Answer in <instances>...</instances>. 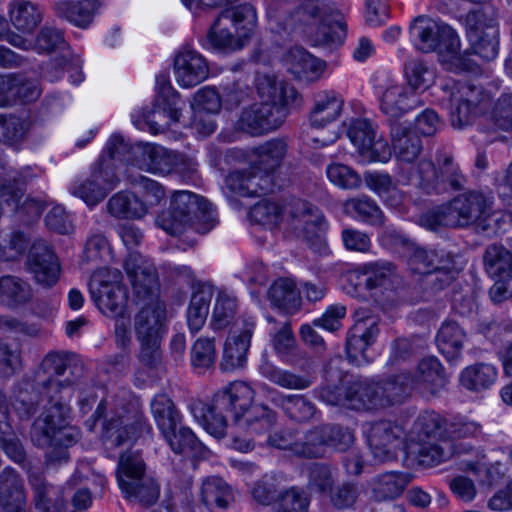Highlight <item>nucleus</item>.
I'll use <instances>...</instances> for the list:
<instances>
[{
    "instance_id": "1",
    "label": "nucleus",
    "mask_w": 512,
    "mask_h": 512,
    "mask_svg": "<svg viewBox=\"0 0 512 512\" xmlns=\"http://www.w3.org/2000/svg\"><path fill=\"white\" fill-rule=\"evenodd\" d=\"M82 376L83 365L75 355L53 351L44 356L32 379L19 384L13 406L20 417L29 418L40 405L44 408L31 430L37 446L53 444L68 448L78 441L80 432L68 424L70 408L62 393L78 384Z\"/></svg>"
},
{
    "instance_id": "2",
    "label": "nucleus",
    "mask_w": 512,
    "mask_h": 512,
    "mask_svg": "<svg viewBox=\"0 0 512 512\" xmlns=\"http://www.w3.org/2000/svg\"><path fill=\"white\" fill-rule=\"evenodd\" d=\"M255 391L243 381H234L215 393L212 403L192 400L189 410L194 419L212 436L222 438L226 435L227 416H232L234 423L240 420L252 409Z\"/></svg>"
},
{
    "instance_id": "3",
    "label": "nucleus",
    "mask_w": 512,
    "mask_h": 512,
    "mask_svg": "<svg viewBox=\"0 0 512 512\" xmlns=\"http://www.w3.org/2000/svg\"><path fill=\"white\" fill-rule=\"evenodd\" d=\"M435 159L436 164L423 159L412 167L406 177V184H413L427 194L464 189L468 180L453 155L439 149Z\"/></svg>"
},
{
    "instance_id": "4",
    "label": "nucleus",
    "mask_w": 512,
    "mask_h": 512,
    "mask_svg": "<svg viewBox=\"0 0 512 512\" xmlns=\"http://www.w3.org/2000/svg\"><path fill=\"white\" fill-rule=\"evenodd\" d=\"M116 479L124 498L131 503L148 508L159 499L160 487L147 474L146 463L138 451H126L119 457Z\"/></svg>"
},
{
    "instance_id": "5",
    "label": "nucleus",
    "mask_w": 512,
    "mask_h": 512,
    "mask_svg": "<svg viewBox=\"0 0 512 512\" xmlns=\"http://www.w3.org/2000/svg\"><path fill=\"white\" fill-rule=\"evenodd\" d=\"M256 12L250 4H242L223 10L210 27L206 41L218 50H238L243 47L242 38L248 37L256 25Z\"/></svg>"
},
{
    "instance_id": "6",
    "label": "nucleus",
    "mask_w": 512,
    "mask_h": 512,
    "mask_svg": "<svg viewBox=\"0 0 512 512\" xmlns=\"http://www.w3.org/2000/svg\"><path fill=\"white\" fill-rule=\"evenodd\" d=\"M92 299L108 317L124 316L127 312L128 290L117 269L104 270L94 275L89 283Z\"/></svg>"
},
{
    "instance_id": "7",
    "label": "nucleus",
    "mask_w": 512,
    "mask_h": 512,
    "mask_svg": "<svg viewBox=\"0 0 512 512\" xmlns=\"http://www.w3.org/2000/svg\"><path fill=\"white\" fill-rule=\"evenodd\" d=\"M467 37L474 55L491 61L498 54L499 30L496 13L486 7L469 12L466 16Z\"/></svg>"
},
{
    "instance_id": "8",
    "label": "nucleus",
    "mask_w": 512,
    "mask_h": 512,
    "mask_svg": "<svg viewBox=\"0 0 512 512\" xmlns=\"http://www.w3.org/2000/svg\"><path fill=\"white\" fill-rule=\"evenodd\" d=\"M152 428L143 413L135 407L116 410L103 425V441L107 447H119L131 443Z\"/></svg>"
},
{
    "instance_id": "9",
    "label": "nucleus",
    "mask_w": 512,
    "mask_h": 512,
    "mask_svg": "<svg viewBox=\"0 0 512 512\" xmlns=\"http://www.w3.org/2000/svg\"><path fill=\"white\" fill-rule=\"evenodd\" d=\"M448 92L452 126L462 129L471 125L482 112V106L487 100L484 89L468 82H458Z\"/></svg>"
},
{
    "instance_id": "10",
    "label": "nucleus",
    "mask_w": 512,
    "mask_h": 512,
    "mask_svg": "<svg viewBox=\"0 0 512 512\" xmlns=\"http://www.w3.org/2000/svg\"><path fill=\"white\" fill-rule=\"evenodd\" d=\"M124 269L133 290V299L137 305L162 302L159 298L160 284L155 266L140 254H130Z\"/></svg>"
},
{
    "instance_id": "11",
    "label": "nucleus",
    "mask_w": 512,
    "mask_h": 512,
    "mask_svg": "<svg viewBox=\"0 0 512 512\" xmlns=\"http://www.w3.org/2000/svg\"><path fill=\"white\" fill-rule=\"evenodd\" d=\"M284 216L288 227L297 237L310 240L327 228L322 212L313 204L292 199L284 208Z\"/></svg>"
},
{
    "instance_id": "12",
    "label": "nucleus",
    "mask_w": 512,
    "mask_h": 512,
    "mask_svg": "<svg viewBox=\"0 0 512 512\" xmlns=\"http://www.w3.org/2000/svg\"><path fill=\"white\" fill-rule=\"evenodd\" d=\"M456 228L468 227L491 218L492 200L484 193L470 190L448 201Z\"/></svg>"
},
{
    "instance_id": "13",
    "label": "nucleus",
    "mask_w": 512,
    "mask_h": 512,
    "mask_svg": "<svg viewBox=\"0 0 512 512\" xmlns=\"http://www.w3.org/2000/svg\"><path fill=\"white\" fill-rule=\"evenodd\" d=\"M128 143L120 135H112L98 162L91 171V175L108 193L116 188L120 182L117 174L118 163H128Z\"/></svg>"
},
{
    "instance_id": "14",
    "label": "nucleus",
    "mask_w": 512,
    "mask_h": 512,
    "mask_svg": "<svg viewBox=\"0 0 512 512\" xmlns=\"http://www.w3.org/2000/svg\"><path fill=\"white\" fill-rule=\"evenodd\" d=\"M66 42L61 30L52 26H43L38 32L34 41V48L39 53H52L56 50L62 51L60 58L51 59L45 67V74L50 81L59 79L62 72L74 66L72 55L69 49H65Z\"/></svg>"
},
{
    "instance_id": "15",
    "label": "nucleus",
    "mask_w": 512,
    "mask_h": 512,
    "mask_svg": "<svg viewBox=\"0 0 512 512\" xmlns=\"http://www.w3.org/2000/svg\"><path fill=\"white\" fill-rule=\"evenodd\" d=\"M128 164L153 173H169L177 163V155L166 148L150 144H128Z\"/></svg>"
},
{
    "instance_id": "16",
    "label": "nucleus",
    "mask_w": 512,
    "mask_h": 512,
    "mask_svg": "<svg viewBox=\"0 0 512 512\" xmlns=\"http://www.w3.org/2000/svg\"><path fill=\"white\" fill-rule=\"evenodd\" d=\"M169 208L184 220H188L190 225L194 223V220L204 222V229L197 228L200 233L208 232L215 225L212 205L193 192L186 190L174 192Z\"/></svg>"
},
{
    "instance_id": "17",
    "label": "nucleus",
    "mask_w": 512,
    "mask_h": 512,
    "mask_svg": "<svg viewBox=\"0 0 512 512\" xmlns=\"http://www.w3.org/2000/svg\"><path fill=\"white\" fill-rule=\"evenodd\" d=\"M286 117L287 111L281 108L273 110L267 104L254 103L242 111L238 127L253 136L263 135L278 129Z\"/></svg>"
},
{
    "instance_id": "18",
    "label": "nucleus",
    "mask_w": 512,
    "mask_h": 512,
    "mask_svg": "<svg viewBox=\"0 0 512 512\" xmlns=\"http://www.w3.org/2000/svg\"><path fill=\"white\" fill-rule=\"evenodd\" d=\"M402 436V428L392 421L379 420L370 423L367 439L374 458L380 462L394 458Z\"/></svg>"
},
{
    "instance_id": "19",
    "label": "nucleus",
    "mask_w": 512,
    "mask_h": 512,
    "mask_svg": "<svg viewBox=\"0 0 512 512\" xmlns=\"http://www.w3.org/2000/svg\"><path fill=\"white\" fill-rule=\"evenodd\" d=\"M174 74L181 87L192 88L208 78L209 65L198 51L184 46L174 58Z\"/></svg>"
},
{
    "instance_id": "20",
    "label": "nucleus",
    "mask_w": 512,
    "mask_h": 512,
    "mask_svg": "<svg viewBox=\"0 0 512 512\" xmlns=\"http://www.w3.org/2000/svg\"><path fill=\"white\" fill-rule=\"evenodd\" d=\"M378 333V323L374 318L359 319L355 322L346 340V353L352 364L361 366L370 362L367 349L376 341Z\"/></svg>"
},
{
    "instance_id": "21",
    "label": "nucleus",
    "mask_w": 512,
    "mask_h": 512,
    "mask_svg": "<svg viewBox=\"0 0 512 512\" xmlns=\"http://www.w3.org/2000/svg\"><path fill=\"white\" fill-rule=\"evenodd\" d=\"M241 321L242 329L239 334L229 336L224 343L220 362V369L224 372L243 368L246 363V356L256 323L252 317L248 316H243Z\"/></svg>"
},
{
    "instance_id": "22",
    "label": "nucleus",
    "mask_w": 512,
    "mask_h": 512,
    "mask_svg": "<svg viewBox=\"0 0 512 512\" xmlns=\"http://www.w3.org/2000/svg\"><path fill=\"white\" fill-rule=\"evenodd\" d=\"M28 266L38 283L50 287L57 282L60 266L54 251L45 240L39 239L32 244Z\"/></svg>"
},
{
    "instance_id": "23",
    "label": "nucleus",
    "mask_w": 512,
    "mask_h": 512,
    "mask_svg": "<svg viewBox=\"0 0 512 512\" xmlns=\"http://www.w3.org/2000/svg\"><path fill=\"white\" fill-rule=\"evenodd\" d=\"M255 82L258 96L261 99L260 103L273 107V110L281 108L288 112V105L298 97L293 86L279 80L273 74L258 73Z\"/></svg>"
},
{
    "instance_id": "24",
    "label": "nucleus",
    "mask_w": 512,
    "mask_h": 512,
    "mask_svg": "<svg viewBox=\"0 0 512 512\" xmlns=\"http://www.w3.org/2000/svg\"><path fill=\"white\" fill-rule=\"evenodd\" d=\"M438 52L440 62L447 70L453 72L472 71L475 62L469 57L470 53H460V40L456 31L447 24H443Z\"/></svg>"
},
{
    "instance_id": "25",
    "label": "nucleus",
    "mask_w": 512,
    "mask_h": 512,
    "mask_svg": "<svg viewBox=\"0 0 512 512\" xmlns=\"http://www.w3.org/2000/svg\"><path fill=\"white\" fill-rule=\"evenodd\" d=\"M270 337L273 350L282 362L298 367L306 364L307 353L297 344L290 322L280 323L270 332Z\"/></svg>"
},
{
    "instance_id": "26",
    "label": "nucleus",
    "mask_w": 512,
    "mask_h": 512,
    "mask_svg": "<svg viewBox=\"0 0 512 512\" xmlns=\"http://www.w3.org/2000/svg\"><path fill=\"white\" fill-rule=\"evenodd\" d=\"M139 312L134 316V330L138 341L162 339L166 308L163 302H152L140 305Z\"/></svg>"
},
{
    "instance_id": "27",
    "label": "nucleus",
    "mask_w": 512,
    "mask_h": 512,
    "mask_svg": "<svg viewBox=\"0 0 512 512\" xmlns=\"http://www.w3.org/2000/svg\"><path fill=\"white\" fill-rule=\"evenodd\" d=\"M27 495L24 480L12 467L0 472V506L4 512H25Z\"/></svg>"
},
{
    "instance_id": "28",
    "label": "nucleus",
    "mask_w": 512,
    "mask_h": 512,
    "mask_svg": "<svg viewBox=\"0 0 512 512\" xmlns=\"http://www.w3.org/2000/svg\"><path fill=\"white\" fill-rule=\"evenodd\" d=\"M417 92L404 85H393L384 90L381 100V111L391 120H397L409 110L421 105Z\"/></svg>"
},
{
    "instance_id": "29",
    "label": "nucleus",
    "mask_w": 512,
    "mask_h": 512,
    "mask_svg": "<svg viewBox=\"0 0 512 512\" xmlns=\"http://www.w3.org/2000/svg\"><path fill=\"white\" fill-rule=\"evenodd\" d=\"M343 97L336 91H321L315 95L313 107L309 113L311 127L320 129L336 121L342 113Z\"/></svg>"
},
{
    "instance_id": "30",
    "label": "nucleus",
    "mask_w": 512,
    "mask_h": 512,
    "mask_svg": "<svg viewBox=\"0 0 512 512\" xmlns=\"http://www.w3.org/2000/svg\"><path fill=\"white\" fill-rule=\"evenodd\" d=\"M171 104V101L162 102L155 99L153 107L143 112V120L137 124L139 128L144 129L146 126L151 133L157 134L164 132L171 123L179 122L184 103Z\"/></svg>"
},
{
    "instance_id": "31",
    "label": "nucleus",
    "mask_w": 512,
    "mask_h": 512,
    "mask_svg": "<svg viewBox=\"0 0 512 512\" xmlns=\"http://www.w3.org/2000/svg\"><path fill=\"white\" fill-rule=\"evenodd\" d=\"M379 408L402 403L413 388V379L409 373H401L375 382Z\"/></svg>"
},
{
    "instance_id": "32",
    "label": "nucleus",
    "mask_w": 512,
    "mask_h": 512,
    "mask_svg": "<svg viewBox=\"0 0 512 512\" xmlns=\"http://www.w3.org/2000/svg\"><path fill=\"white\" fill-rule=\"evenodd\" d=\"M462 269L454 254L445 249H434L429 283L434 290H442L458 277Z\"/></svg>"
},
{
    "instance_id": "33",
    "label": "nucleus",
    "mask_w": 512,
    "mask_h": 512,
    "mask_svg": "<svg viewBox=\"0 0 512 512\" xmlns=\"http://www.w3.org/2000/svg\"><path fill=\"white\" fill-rule=\"evenodd\" d=\"M300 15L308 16L315 22H318L316 30V40L323 44H332L340 42V32H344V26L339 21L323 11L317 4L310 2L301 7L298 11Z\"/></svg>"
},
{
    "instance_id": "34",
    "label": "nucleus",
    "mask_w": 512,
    "mask_h": 512,
    "mask_svg": "<svg viewBox=\"0 0 512 512\" xmlns=\"http://www.w3.org/2000/svg\"><path fill=\"white\" fill-rule=\"evenodd\" d=\"M406 450L408 455L417 459L425 466L438 464L451 456V445L447 441L439 443L437 439H425L418 435V439H411Z\"/></svg>"
},
{
    "instance_id": "35",
    "label": "nucleus",
    "mask_w": 512,
    "mask_h": 512,
    "mask_svg": "<svg viewBox=\"0 0 512 512\" xmlns=\"http://www.w3.org/2000/svg\"><path fill=\"white\" fill-rule=\"evenodd\" d=\"M8 14L11 24L22 33H32L44 17L42 7L29 0H12Z\"/></svg>"
},
{
    "instance_id": "36",
    "label": "nucleus",
    "mask_w": 512,
    "mask_h": 512,
    "mask_svg": "<svg viewBox=\"0 0 512 512\" xmlns=\"http://www.w3.org/2000/svg\"><path fill=\"white\" fill-rule=\"evenodd\" d=\"M349 383L350 378L341 373L327 371L326 383L314 390L316 397L331 406H340L349 409Z\"/></svg>"
},
{
    "instance_id": "37",
    "label": "nucleus",
    "mask_w": 512,
    "mask_h": 512,
    "mask_svg": "<svg viewBox=\"0 0 512 512\" xmlns=\"http://www.w3.org/2000/svg\"><path fill=\"white\" fill-rule=\"evenodd\" d=\"M413 379V387H419L431 394L444 388L447 377L444 369L436 357L423 358L416 369Z\"/></svg>"
},
{
    "instance_id": "38",
    "label": "nucleus",
    "mask_w": 512,
    "mask_h": 512,
    "mask_svg": "<svg viewBox=\"0 0 512 512\" xmlns=\"http://www.w3.org/2000/svg\"><path fill=\"white\" fill-rule=\"evenodd\" d=\"M273 403L283 411L289 420L298 424L313 421L318 413L316 405L304 395L280 394L273 399Z\"/></svg>"
},
{
    "instance_id": "39",
    "label": "nucleus",
    "mask_w": 512,
    "mask_h": 512,
    "mask_svg": "<svg viewBox=\"0 0 512 512\" xmlns=\"http://www.w3.org/2000/svg\"><path fill=\"white\" fill-rule=\"evenodd\" d=\"M99 0L58 1L53 9L59 18H63L75 26L85 28L93 19L94 13L99 8Z\"/></svg>"
},
{
    "instance_id": "40",
    "label": "nucleus",
    "mask_w": 512,
    "mask_h": 512,
    "mask_svg": "<svg viewBox=\"0 0 512 512\" xmlns=\"http://www.w3.org/2000/svg\"><path fill=\"white\" fill-rule=\"evenodd\" d=\"M392 148L401 162L412 163L423 150L421 138L415 131L401 125L391 127Z\"/></svg>"
},
{
    "instance_id": "41",
    "label": "nucleus",
    "mask_w": 512,
    "mask_h": 512,
    "mask_svg": "<svg viewBox=\"0 0 512 512\" xmlns=\"http://www.w3.org/2000/svg\"><path fill=\"white\" fill-rule=\"evenodd\" d=\"M287 153V144L281 139L265 142L255 149L256 160L253 169L266 179L267 175L277 169Z\"/></svg>"
},
{
    "instance_id": "42",
    "label": "nucleus",
    "mask_w": 512,
    "mask_h": 512,
    "mask_svg": "<svg viewBox=\"0 0 512 512\" xmlns=\"http://www.w3.org/2000/svg\"><path fill=\"white\" fill-rule=\"evenodd\" d=\"M267 179L259 175L252 167L246 170H235L229 173L225 183L234 194L242 197H255L266 191L263 182Z\"/></svg>"
},
{
    "instance_id": "43",
    "label": "nucleus",
    "mask_w": 512,
    "mask_h": 512,
    "mask_svg": "<svg viewBox=\"0 0 512 512\" xmlns=\"http://www.w3.org/2000/svg\"><path fill=\"white\" fill-rule=\"evenodd\" d=\"M410 482L406 473L387 472L373 478L370 482L372 497L377 501L393 500L399 497Z\"/></svg>"
},
{
    "instance_id": "44",
    "label": "nucleus",
    "mask_w": 512,
    "mask_h": 512,
    "mask_svg": "<svg viewBox=\"0 0 512 512\" xmlns=\"http://www.w3.org/2000/svg\"><path fill=\"white\" fill-rule=\"evenodd\" d=\"M107 212L117 219H141L146 207L141 198L129 191L115 193L106 203Z\"/></svg>"
},
{
    "instance_id": "45",
    "label": "nucleus",
    "mask_w": 512,
    "mask_h": 512,
    "mask_svg": "<svg viewBox=\"0 0 512 512\" xmlns=\"http://www.w3.org/2000/svg\"><path fill=\"white\" fill-rule=\"evenodd\" d=\"M465 339V331L457 322L446 321L437 333L436 344L448 361H454L461 355Z\"/></svg>"
},
{
    "instance_id": "46",
    "label": "nucleus",
    "mask_w": 512,
    "mask_h": 512,
    "mask_svg": "<svg viewBox=\"0 0 512 512\" xmlns=\"http://www.w3.org/2000/svg\"><path fill=\"white\" fill-rule=\"evenodd\" d=\"M288 70L297 78L318 77L325 69V63L302 47H293L286 55Z\"/></svg>"
},
{
    "instance_id": "47",
    "label": "nucleus",
    "mask_w": 512,
    "mask_h": 512,
    "mask_svg": "<svg viewBox=\"0 0 512 512\" xmlns=\"http://www.w3.org/2000/svg\"><path fill=\"white\" fill-rule=\"evenodd\" d=\"M443 24L436 21L418 17L410 26L411 35L414 38L415 47L421 52L436 51L439 47L441 29Z\"/></svg>"
},
{
    "instance_id": "48",
    "label": "nucleus",
    "mask_w": 512,
    "mask_h": 512,
    "mask_svg": "<svg viewBox=\"0 0 512 512\" xmlns=\"http://www.w3.org/2000/svg\"><path fill=\"white\" fill-rule=\"evenodd\" d=\"M327 455L324 438L320 425L313 426L303 432L302 437L297 438L292 447V456L305 459L317 460L323 459Z\"/></svg>"
},
{
    "instance_id": "49",
    "label": "nucleus",
    "mask_w": 512,
    "mask_h": 512,
    "mask_svg": "<svg viewBox=\"0 0 512 512\" xmlns=\"http://www.w3.org/2000/svg\"><path fill=\"white\" fill-rule=\"evenodd\" d=\"M498 372L489 363H476L467 366L460 374L461 385L473 392L489 389L497 380Z\"/></svg>"
},
{
    "instance_id": "50",
    "label": "nucleus",
    "mask_w": 512,
    "mask_h": 512,
    "mask_svg": "<svg viewBox=\"0 0 512 512\" xmlns=\"http://www.w3.org/2000/svg\"><path fill=\"white\" fill-rule=\"evenodd\" d=\"M151 413L154 421L162 433H169L182 422V416L177 410L174 402L166 394H157L150 403Z\"/></svg>"
},
{
    "instance_id": "51",
    "label": "nucleus",
    "mask_w": 512,
    "mask_h": 512,
    "mask_svg": "<svg viewBox=\"0 0 512 512\" xmlns=\"http://www.w3.org/2000/svg\"><path fill=\"white\" fill-rule=\"evenodd\" d=\"M213 288L208 284L199 285L193 292L187 311V322L191 332H198L208 316Z\"/></svg>"
},
{
    "instance_id": "52",
    "label": "nucleus",
    "mask_w": 512,
    "mask_h": 512,
    "mask_svg": "<svg viewBox=\"0 0 512 512\" xmlns=\"http://www.w3.org/2000/svg\"><path fill=\"white\" fill-rule=\"evenodd\" d=\"M269 297L273 305L287 313L296 312L301 306L300 291L292 279L280 278L276 280L269 290Z\"/></svg>"
},
{
    "instance_id": "53",
    "label": "nucleus",
    "mask_w": 512,
    "mask_h": 512,
    "mask_svg": "<svg viewBox=\"0 0 512 512\" xmlns=\"http://www.w3.org/2000/svg\"><path fill=\"white\" fill-rule=\"evenodd\" d=\"M276 423V412L265 405H254L240 422L235 424L250 434L262 436L269 433Z\"/></svg>"
},
{
    "instance_id": "54",
    "label": "nucleus",
    "mask_w": 512,
    "mask_h": 512,
    "mask_svg": "<svg viewBox=\"0 0 512 512\" xmlns=\"http://www.w3.org/2000/svg\"><path fill=\"white\" fill-rule=\"evenodd\" d=\"M487 273L494 279H512V252L502 245L487 247L484 254Z\"/></svg>"
},
{
    "instance_id": "55",
    "label": "nucleus",
    "mask_w": 512,
    "mask_h": 512,
    "mask_svg": "<svg viewBox=\"0 0 512 512\" xmlns=\"http://www.w3.org/2000/svg\"><path fill=\"white\" fill-rule=\"evenodd\" d=\"M351 410H372L378 409L377 391L374 381L367 379H350L349 383Z\"/></svg>"
},
{
    "instance_id": "56",
    "label": "nucleus",
    "mask_w": 512,
    "mask_h": 512,
    "mask_svg": "<svg viewBox=\"0 0 512 512\" xmlns=\"http://www.w3.org/2000/svg\"><path fill=\"white\" fill-rule=\"evenodd\" d=\"M259 369L263 377L286 389L303 390L312 384L309 378L282 370L268 360H264Z\"/></svg>"
},
{
    "instance_id": "57",
    "label": "nucleus",
    "mask_w": 512,
    "mask_h": 512,
    "mask_svg": "<svg viewBox=\"0 0 512 512\" xmlns=\"http://www.w3.org/2000/svg\"><path fill=\"white\" fill-rule=\"evenodd\" d=\"M201 497L207 506H217L226 509L234 501L230 486L219 477L207 478L201 487Z\"/></svg>"
},
{
    "instance_id": "58",
    "label": "nucleus",
    "mask_w": 512,
    "mask_h": 512,
    "mask_svg": "<svg viewBox=\"0 0 512 512\" xmlns=\"http://www.w3.org/2000/svg\"><path fill=\"white\" fill-rule=\"evenodd\" d=\"M345 211L374 226H381L384 223V215L375 201L368 196L348 199L344 204Z\"/></svg>"
},
{
    "instance_id": "59",
    "label": "nucleus",
    "mask_w": 512,
    "mask_h": 512,
    "mask_svg": "<svg viewBox=\"0 0 512 512\" xmlns=\"http://www.w3.org/2000/svg\"><path fill=\"white\" fill-rule=\"evenodd\" d=\"M360 271L366 277L365 286L368 290L387 288L396 277L395 265L389 261L366 263L361 266Z\"/></svg>"
},
{
    "instance_id": "60",
    "label": "nucleus",
    "mask_w": 512,
    "mask_h": 512,
    "mask_svg": "<svg viewBox=\"0 0 512 512\" xmlns=\"http://www.w3.org/2000/svg\"><path fill=\"white\" fill-rule=\"evenodd\" d=\"M30 129L29 120L13 113H0V142L6 145H18Z\"/></svg>"
},
{
    "instance_id": "61",
    "label": "nucleus",
    "mask_w": 512,
    "mask_h": 512,
    "mask_svg": "<svg viewBox=\"0 0 512 512\" xmlns=\"http://www.w3.org/2000/svg\"><path fill=\"white\" fill-rule=\"evenodd\" d=\"M31 297L29 285L14 276L0 278V304L16 306L27 302Z\"/></svg>"
},
{
    "instance_id": "62",
    "label": "nucleus",
    "mask_w": 512,
    "mask_h": 512,
    "mask_svg": "<svg viewBox=\"0 0 512 512\" xmlns=\"http://www.w3.org/2000/svg\"><path fill=\"white\" fill-rule=\"evenodd\" d=\"M308 490L320 494L330 492L334 482V469L324 462H312L306 467Z\"/></svg>"
},
{
    "instance_id": "63",
    "label": "nucleus",
    "mask_w": 512,
    "mask_h": 512,
    "mask_svg": "<svg viewBox=\"0 0 512 512\" xmlns=\"http://www.w3.org/2000/svg\"><path fill=\"white\" fill-rule=\"evenodd\" d=\"M326 453L331 448L337 452H346L354 443L352 429L340 424H321Z\"/></svg>"
},
{
    "instance_id": "64",
    "label": "nucleus",
    "mask_w": 512,
    "mask_h": 512,
    "mask_svg": "<svg viewBox=\"0 0 512 512\" xmlns=\"http://www.w3.org/2000/svg\"><path fill=\"white\" fill-rule=\"evenodd\" d=\"M29 484L33 491V504L40 512H61L62 505L53 502L48 494L50 485L41 473L32 472L28 476Z\"/></svg>"
}]
</instances>
